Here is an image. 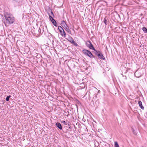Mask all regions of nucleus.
I'll return each instance as SVG.
<instances>
[{"mask_svg": "<svg viewBox=\"0 0 147 147\" xmlns=\"http://www.w3.org/2000/svg\"><path fill=\"white\" fill-rule=\"evenodd\" d=\"M5 17L6 20L9 24H11L14 21V18L12 16L8 13H5Z\"/></svg>", "mask_w": 147, "mask_h": 147, "instance_id": "1", "label": "nucleus"}, {"mask_svg": "<svg viewBox=\"0 0 147 147\" xmlns=\"http://www.w3.org/2000/svg\"><path fill=\"white\" fill-rule=\"evenodd\" d=\"M83 53L89 57L90 58L94 57L93 55L89 51L86 49H84L82 51Z\"/></svg>", "mask_w": 147, "mask_h": 147, "instance_id": "2", "label": "nucleus"}, {"mask_svg": "<svg viewBox=\"0 0 147 147\" xmlns=\"http://www.w3.org/2000/svg\"><path fill=\"white\" fill-rule=\"evenodd\" d=\"M67 39L69 42L73 44L75 46L77 47L78 46V44L74 41V39L71 36H69L67 38Z\"/></svg>", "mask_w": 147, "mask_h": 147, "instance_id": "3", "label": "nucleus"}, {"mask_svg": "<svg viewBox=\"0 0 147 147\" xmlns=\"http://www.w3.org/2000/svg\"><path fill=\"white\" fill-rule=\"evenodd\" d=\"M86 46L88 47H89L90 49H93L95 51H96L94 47L92 45L90 41H87L86 42Z\"/></svg>", "mask_w": 147, "mask_h": 147, "instance_id": "4", "label": "nucleus"}, {"mask_svg": "<svg viewBox=\"0 0 147 147\" xmlns=\"http://www.w3.org/2000/svg\"><path fill=\"white\" fill-rule=\"evenodd\" d=\"M95 54L97 55L98 57L100 59H102L104 60L105 59V58L103 56V55L100 53V52L99 51H96V52L95 53Z\"/></svg>", "mask_w": 147, "mask_h": 147, "instance_id": "5", "label": "nucleus"}, {"mask_svg": "<svg viewBox=\"0 0 147 147\" xmlns=\"http://www.w3.org/2000/svg\"><path fill=\"white\" fill-rule=\"evenodd\" d=\"M66 30V31L67 32L71 34V31L69 29V27L67 26V25L65 26L64 27H63Z\"/></svg>", "mask_w": 147, "mask_h": 147, "instance_id": "6", "label": "nucleus"}, {"mask_svg": "<svg viewBox=\"0 0 147 147\" xmlns=\"http://www.w3.org/2000/svg\"><path fill=\"white\" fill-rule=\"evenodd\" d=\"M135 75L136 77L139 78L141 76L142 74L140 73L139 71H137L135 73Z\"/></svg>", "mask_w": 147, "mask_h": 147, "instance_id": "7", "label": "nucleus"}, {"mask_svg": "<svg viewBox=\"0 0 147 147\" xmlns=\"http://www.w3.org/2000/svg\"><path fill=\"white\" fill-rule=\"evenodd\" d=\"M56 125L60 129H62V126L60 123L57 122V123H56Z\"/></svg>", "mask_w": 147, "mask_h": 147, "instance_id": "8", "label": "nucleus"}, {"mask_svg": "<svg viewBox=\"0 0 147 147\" xmlns=\"http://www.w3.org/2000/svg\"><path fill=\"white\" fill-rule=\"evenodd\" d=\"M138 104L142 109H144V107L142 106V102L141 101H140L138 102Z\"/></svg>", "mask_w": 147, "mask_h": 147, "instance_id": "9", "label": "nucleus"}, {"mask_svg": "<svg viewBox=\"0 0 147 147\" xmlns=\"http://www.w3.org/2000/svg\"><path fill=\"white\" fill-rule=\"evenodd\" d=\"M60 32L61 35H62V36H63L64 37H65L66 36V34L65 33L64 30L60 31Z\"/></svg>", "mask_w": 147, "mask_h": 147, "instance_id": "10", "label": "nucleus"}, {"mask_svg": "<svg viewBox=\"0 0 147 147\" xmlns=\"http://www.w3.org/2000/svg\"><path fill=\"white\" fill-rule=\"evenodd\" d=\"M61 25L63 27H64L65 26L67 25V24H66L65 22L64 21H62L61 22Z\"/></svg>", "mask_w": 147, "mask_h": 147, "instance_id": "11", "label": "nucleus"}, {"mask_svg": "<svg viewBox=\"0 0 147 147\" xmlns=\"http://www.w3.org/2000/svg\"><path fill=\"white\" fill-rule=\"evenodd\" d=\"M51 22L55 26H57V23L55 21V20L54 19L53 20H51Z\"/></svg>", "mask_w": 147, "mask_h": 147, "instance_id": "12", "label": "nucleus"}, {"mask_svg": "<svg viewBox=\"0 0 147 147\" xmlns=\"http://www.w3.org/2000/svg\"><path fill=\"white\" fill-rule=\"evenodd\" d=\"M142 29L143 30V31L145 32V33H147V29L145 27H143L142 28Z\"/></svg>", "mask_w": 147, "mask_h": 147, "instance_id": "13", "label": "nucleus"}, {"mask_svg": "<svg viewBox=\"0 0 147 147\" xmlns=\"http://www.w3.org/2000/svg\"><path fill=\"white\" fill-rule=\"evenodd\" d=\"M58 28L60 32L64 30L62 28V27L60 26H58Z\"/></svg>", "mask_w": 147, "mask_h": 147, "instance_id": "14", "label": "nucleus"}, {"mask_svg": "<svg viewBox=\"0 0 147 147\" xmlns=\"http://www.w3.org/2000/svg\"><path fill=\"white\" fill-rule=\"evenodd\" d=\"M104 22L106 25H107V21L106 18H105L104 19Z\"/></svg>", "mask_w": 147, "mask_h": 147, "instance_id": "15", "label": "nucleus"}, {"mask_svg": "<svg viewBox=\"0 0 147 147\" xmlns=\"http://www.w3.org/2000/svg\"><path fill=\"white\" fill-rule=\"evenodd\" d=\"M115 147H119L117 142H115Z\"/></svg>", "mask_w": 147, "mask_h": 147, "instance_id": "16", "label": "nucleus"}, {"mask_svg": "<svg viewBox=\"0 0 147 147\" xmlns=\"http://www.w3.org/2000/svg\"><path fill=\"white\" fill-rule=\"evenodd\" d=\"M11 97V96H7L6 98V100L7 101H8L9 100V98Z\"/></svg>", "mask_w": 147, "mask_h": 147, "instance_id": "17", "label": "nucleus"}, {"mask_svg": "<svg viewBox=\"0 0 147 147\" xmlns=\"http://www.w3.org/2000/svg\"><path fill=\"white\" fill-rule=\"evenodd\" d=\"M131 130H132V132H133V133L134 134H135V135H137V134L135 132H134L135 130L133 128V127H131Z\"/></svg>", "mask_w": 147, "mask_h": 147, "instance_id": "18", "label": "nucleus"}, {"mask_svg": "<svg viewBox=\"0 0 147 147\" xmlns=\"http://www.w3.org/2000/svg\"><path fill=\"white\" fill-rule=\"evenodd\" d=\"M49 17L51 21V20H52L54 19L52 18V17L51 16H49Z\"/></svg>", "mask_w": 147, "mask_h": 147, "instance_id": "19", "label": "nucleus"}, {"mask_svg": "<svg viewBox=\"0 0 147 147\" xmlns=\"http://www.w3.org/2000/svg\"><path fill=\"white\" fill-rule=\"evenodd\" d=\"M62 123H63L65 125H67V124L65 122V121H62Z\"/></svg>", "mask_w": 147, "mask_h": 147, "instance_id": "20", "label": "nucleus"}, {"mask_svg": "<svg viewBox=\"0 0 147 147\" xmlns=\"http://www.w3.org/2000/svg\"><path fill=\"white\" fill-rule=\"evenodd\" d=\"M12 0L13 1H18V0Z\"/></svg>", "mask_w": 147, "mask_h": 147, "instance_id": "21", "label": "nucleus"}, {"mask_svg": "<svg viewBox=\"0 0 147 147\" xmlns=\"http://www.w3.org/2000/svg\"><path fill=\"white\" fill-rule=\"evenodd\" d=\"M51 13L52 14H53V12H52V11L51 12Z\"/></svg>", "mask_w": 147, "mask_h": 147, "instance_id": "22", "label": "nucleus"}, {"mask_svg": "<svg viewBox=\"0 0 147 147\" xmlns=\"http://www.w3.org/2000/svg\"><path fill=\"white\" fill-rule=\"evenodd\" d=\"M40 29L39 28V30H38V31H39V30H40Z\"/></svg>", "mask_w": 147, "mask_h": 147, "instance_id": "23", "label": "nucleus"}]
</instances>
